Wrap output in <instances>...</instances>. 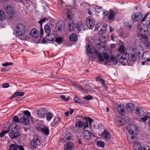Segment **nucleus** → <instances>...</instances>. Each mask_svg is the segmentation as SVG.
Masks as SVG:
<instances>
[{"label": "nucleus", "mask_w": 150, "mask_h": 150, "mask_svg": "<svg viewBox=\"0 0 150 150\" xmlns=\"http://www.w3.org/2000/svg\"><path fill=\"white\" fill-rule=\"evenodd\" d=\"M97 146L98 147H100L102 148H104L105 146V142L101 140L97 141L96 142Z\"/></svg>", "instance_id": "obj_29"}, {"label": "nucleus", "mask_w": 150, "mask_h": 150, "mask_svg": "<svg viewBox=\"0 0 150 150\" xmlns=\"http://www.w3.org/2000/svg\"><path fill=\"white\" fill-rule=\"evenodd\" d=\"M46 120L48 121H50L51 119L52 118L53 115V114L51 112L46 113Z\"/></svg>", "instance_id": "obj_32"}, {"label": "nucleus", "mask_w": 150, "mask_h": 150, "mask_svg": "<svg viewBox=\"0 0 150 150\" xmlns=\"http://www.w3.org/2000/svg\"><path fill=\"white\" fill-rule=\"evenodd\" d=\"M100 24L99 23L96 24L95 26V28L96 30H98L99 28L100 27Z\"/></svg>", "instance_id": "obj_61"}, {"label": "nucleus", "mask_w": 150, "mask_h": 150, "mask_svg": "<svg viewBox=\"0 0 150 150\" xmlns=\"http://www.w3.org/2000/svg\"><path fill=\"white\" fill-rule=\"evenodd\" d=\"M64 136L67 140H70L72 137V134L71 133H69L65 134Z\"/></svg>", "instance_id": "obj_42"}, {"label": "nucleus", "mask_w": 150, "mask_h": 150, "mask_svg": "<svg viewBox=\"0 0 150 150\" xmlns=\"http://www.w3.org/2000/svg\"><path fill=\"white\" fill-rule=\"evenodd\" d=\"M68 22L67 24L69 29L70 31H73L75 29L74 24L73 23V21L71 18V16L70 15L67 16V18L66 21Z\"/></svg>", "instance_id": "obj_9"}, {"label": "nucleus", "mask_w": 150, "mask_h": 150, "mask_svg": "<svg viewBox=\"0 0 150 150\" xmlns=\"http://www.w3.org/2000/svg\"><path fill=\"white\" fill-rule=\"evenodd\" d=\"M139 33L142 38L146 37L147 34L149 33L147 27L145 24L142 23L139 26Z\"/></svg>", "instance_id": "obj_8"}, {"label": "nucleus", "mask_w": 150, "mask_h": 150, "mask_svg": "<svg viewBox=\"0 0 150 150\" xmlns=\"http://www.w3.org/2000/svg\"><path fill=\"white\" fill-rule=\"evenodd\" d=\"M138 127L133 124L129 123L127 126V129L129 134H137L139 132Z\"/></svg>", "instance_id": "obj_6"}, {"label": "nucleus", "mask_w": 150, "mask_h": 150, "mask_svg": "<svg viewBox=\"0 0 150 150\" xmlns=\"http://www.w3.org/2000/svg\"><path fill=\"white\" fill-rule=\"evenodd\" d=\"M83 122H75V125L76 127L79 128H82L83 127Z\"/></svg>", "instance_id": "obj_48"}, {"label": "nucleus", "mask_w": 150, "mask_h": 150, "mask_svg": "<svg viewBox=\"0 0 150 150\" xmlns=\"http://www.w3.org/2000/svg\"><path fill=\"white\" fill-rule=\"evenodd\" d=\"M62 41V38L61 37H57L55 39V42L58 43L59 44L61 43Z\"/></svg>", "instance_id": "obj_49"}, {"label": "nucleus", "mask_w": 150, "mask_h": 150, "mask_svg": "<svg viewBox=\"0 0 150 150\" xmlns=\"http://www.w3.org/2000/svg\"><path fill=\"white\" fill-rule=\"evenodd\" d=\"M113 62V63L114 64H116L117 63V61L116 59H116H114V60H112L111 61Z\"/></svg>", "instance_id": "obj_62"}, {"label": "nucleus", "mask_w": 150, "mask_h": 150, "mask_svg": "<svg viewBox=\"0 0 150 150\" xmlns=\"http://www.w3.org/2000/svg\"><path fill=\"white\" fill-rule=\"evenodd\" d=\"M61 121L60 118L57 116L54 120L53 122H59Z\"/></svg>", "instance_id": "obj_54"}, {"label": "nucleus", "mask_w": 150, "mask_h": 150, "mask_svg": "<svg viewBox=\"0 0 150 150\" xmlns=\"http://www.w3.org/2000/svg\"><path fill=\"white\" fill-rule=\"evenodd\" d=\"M67 139H66L65 136H63V137L61 138L60 141L62 142H64L67 141Z\"/></svg>", "instance_id": "obj_58"}, {"label": "nucleus", "mask_w": 150, "mask_h": 150, "mask_svg": "<svg viewBox=\"0 0 150 150\" xmlns=\"http://www.w3.org/2000/svg\"><path fill=\"white\" fill-rule=\"evenodd\" d=\"M126 107L127 111L129 112H131L134 109V105L131 103H129L127 104Z\"/></svg>", "instance_id": "obj_20"}, {"label": "nucleus", "mask_w": 150, "mask_h": 150, "mask_svg": "<svg viewBox=\"0 0 150 150\" xmlns=\"http://www.w3.org/2000/svg\"><path fill=\"white\" fill-rule=\"evenodd\" d=\"M88 127V125L87 126H84L83 128L84 131L83 133V137L84 138L87 140H88L90 139L91 138L92 135V133L90 131L88 130H85L86 127Z\"/></svg>", "instance_id": "obj_13"}, {"label": "nucleus", "mask_w": 150, "mask_h": 150, "mask_svg": "<svg viewBox=\"0 0 150 150\" xmlns=\"http://www.w3.org/2000/svg\"><path fill=\"white\" fill-rule=\"evenodd\" d=\"M45 109L43 107L40 108L38 111V115L41 118H45L46 116Z\"/></svg>", "instance_id": "obj_14"}, {"label": "nucleus", "mask_w": 150, "mask_h": 150, "mask_svg": "<svg viewBox=\"0 0 150 150\" xmlns=\"http://www.w3.org/2000/svg\"><path fill=\"white\" fill-rule=\"evenodd\" d=\"M116 56L115 55H111L110 56V59L111 61L114 60V59H116Z\"/></svg>", "instance_id": "obj_60"}, {"label": "nucleus", "mask_w": 150, "mask_h": 150, "mask_svg": "<svg viewBox=\"0 0 150 150\" xmlns=\"http://www.w3.org/2000/svg\"><path fill=\"white\" fill-rule=\"evenodd\" d=\"M82 27V25L79 24V23H76V24H74V28H76L79 32H81V28Z\"/></svg>", "instance_id": "obj_33"}, {"label": "nucleus", "mask_w": 150, "mask_h": 150, "mask_svg": "<svg viewBox=\"0 0 150 150\" xmlns=\"http://www.w3.org/2000/svg\"><path fill=\"white\" fill-rule=\"evenodd\" d=\"M13 122H20V119H19L17 115L13 117Z\"/></svg>", "instance_id": "obj_50"}, {"label": "nucleus", "mask_w": 150, "mask_h": 150, "mask_svg": "<svg viewBox=\"0 0 150 150\" xmlns=\"http://www.w3.org/2000/svg\"><path fill=\"white\" fill-rule=\"evenodd\" d=\"M125 124V123L124 122H116V125L118 127L122 126Z\"/></svg>", "instance_id": "obj_56"}, {"label": "nucleus", "mask_w": 150, "mask_h": 150, "mask_svg": "<svg viewBox=\"0 0 150 150\" xmlns=\"http://www.w3.org/2000/svg\"><path fill=\"white\" fill-rule=\"evenodd\" d=\"M18 149L19 150H24L23 147L21 145H18Z\"/></svg>", "instance_id": "obj_63"}, {"label": "nucleus", "mask_w": 150, "mask_h": 150, "mask_svg": "<svg viewBox=\"0 0 150 150\" xmlns=\"http://www.w3.org/2000/svg\"><path fill=\"white\" fill-rule=\"evenodd\" d=\"M15 9L11 6H10V18H13L15 16V15L16 13Z\"/></svg>", "instance_id": "obj_28"}, {"label": "nucleus", "mask_w": 150, "mask_h": 150, "mask_svg": "<svg viewBox=\"0 0 150 150\" xmlns=\"http://www.w3.org/2000/svg\"><path fill=\"white\" fill-rule=\"evenodd\" d=\"M4 11L8 15H9V5H8L6 7L5 6H4Z\"/></svg>", "instance_id": "obj_44"}, {"label": "nucleus", "mask_w": 150, "mask_h": 150, "mask_svg": "<svg viewBox=\"0 0 150 150\" xmlns=\"http://www.w3.org/2000/svg\"><path fill=\"white\" fill-rule=\"evenodd\" d=\"M131 139L133 140V141L135 142L136 140V137L135 135H132L131 137Z\"/></svg>", "instance_id": "obj_64"}, {"label": "nucleus", "mask_w": 150, "mask_h": 150, "mask_svg": "<svg viewBox=\"0 0 150 150\" xmlns=\"http://www.w3.org/2000/svg\"><path fill=\"white\" fill-rule=\"evenodd\" d=\"M142 150H150V148L149 146H146L142 147Z\"/></svg>", "instance_id": "obj_59"}, {"label": "nucleus", "mask_w": 150, "mask_h": 150, "mask_svg": "<svg viewBox=\"0 0 150 150\" xmlns=\"http://www.w3.org/2000/svg\"><path fill=\"white\" fill-rule=\"evenodd\" d=\"M74 147L73 143L71 142H69L66 144V145L64 146V150H71Z\"/></svg>", "instance_id": "obj_17"}, {"label": "nucleus", "mask_w": 150, "mask_h": 150, "mask_svg": "<svg viewBox=\"0 0 150 150\" xmlns=\"http://www.w3.org/2000/svg\"><path fill=\"white\" fill-rule=\"evenodd\" d=\"M136 113L139 117L144 116L141 117V120L144 121H146L148 118L150 121V113L149 112L145 113L144 110L142 108L139 106H137L135 110Z\"/></svg>", "instance_id": "obj_3"}, {"label": "nucleus", "mask_w": 150, "mask_h": 150, "mask_svg": "<svg viewBox=\"0 0 150 150\" xmlns=\"http://www.w3.org/2000/svg\"><path fill=\"white\" fill-rule=\"evenodd\" d=\"M73 100L76 103H80L81 102V100L76 96L74 98Z\"/></svg>", "instance_id": "obj_47"}, {"label": "nucleus", "mask_w": 150, "mask_h": 150, "mask_svg": "<svg viewBox=\"0 0 150 150\" xmlns=\"http://www.w3.org/2000/svg\"><path fill=\"white\" fill-rule=\"evenodd\" d=\"M103 14L105 15L104 16H108V18L109 20H113L115 13L113 10L110 9L109 11H105L103 12Z\"/></svg>", "instance_id": "obj_11"}, {"label": "nucleus", "mask_w": 150, "mask_h": 150, "mask_svg": "<svg viewBox=\"0 0 150 150\" xmlns=\"http://www.w3.org/2000/svg\"><path fill=\"white\" fill-rule=\"evenodd\" d=\"M91 18L92 17H88L86 19V25L89 29H93L95 24V21Z\"/></svg>", "instance_id": "obj_12"}, {"label": "nucleus", "mask_w": 150, "mask_h": 150, "mask_svg": "<svg viewBox=\"0 0 150 150\" xmlns=\"http://www.w3.org/2000/svg\"><path fill=\"white\" fill-rule=\"evenodd\" d=\"M40 131H41L45 135H48L49 133V130L46 126L43 127L40 129Z\"/></svg>", "instance_id": "obj_25"}, {"label": "nucleus", "mask_w": 150, "mask_h": 150, "mask_svg": "<svg viewBox=\"0 0 150 150\" xmlns=\"http://www.w3.org/2000/svg\"><path fill=\"white\" fill-rule=\"evenodd\" d=\"M43 125L41 122H39L35 125V127L38 131H40V129L43 127Z\"/></svg>", "instance_id": "obj_38"}, {"label": "nucleus", "mask_w": 150, "mask_h": 150, "mask_svg": "<svg viewBox=\"0 0 150 150\" xmlns=\"http://www.w3.org/2000/svg\"><path fill=\"white\" fill-rule=\"evenodd\" d=\"M18 145L16 144L10 145V150H17Z\"/></svg>", "instance_id": "obj_37"}, {"label": "nucleus", "mask_w": 150, "mask_h": 150, "mask_svg": "<svg viewBox=\"0 0 150 150\" xmlns=\"http://www.w3.org/2000/svg\"><path fill=\"white\" fill-rule=\"evenodd\" d=\"M104 58L106 60H108L109 58V56L106 53H104L103 54Z\"/></svg>", "instance_id": "obj_52"}, {"label": "nucleus", "mask_w": 150, "mask_h": 150, "mask_svg": "<svg viewBox=\"0 0 150 150\" xmlns=\"http://www.w3.org/2000/svg\"><path fill=\"white\" fill-rule=\"evenodd\" d=\"M79 117H80L81 119L82 120L83 119L86 122H93V120L91 118L88 117H83L81 116H79Z\"/></svg>", "instance_id": "obj_31"}, {"label": "nucleus", "mask_w": 150, "mask_h": 150, "mask_svg": "<svg viewBox=\"0 0 150 150\" xmlns=\"http://www.w3.org/2000/svg\"><path fill=\"white\" fill-rule=\"evenodd\" d=\"M37 30L36 29H34L32 30L30 32V35L35 38H37Z\"/></svg>", "instance_id": "obj_26"}, {"label": "nucleus", "mask_w": 150, "mask_h": 150, "mask_svg": "<svg viewBox=\"0 0 150 150\" xmlns=\"http://www.w3.org/2000/svg\"><path fill=\"white\" fill-rule=\"evenodd\" d=\"M104 131L101 134L102 136L106 140H110L111 138L110 133L106 129H104Z\"/></svg>", "instance_id": "obj_15"}, {"label": "nucleus", "mask_w": 150, "mask_h": 150, "mask_svg": "<svg viewBox=\"0 0 150 150\" xmlns=\"http://www.w3.org/2000/svg\"><path fill=\"white\" fill-rule=\"evenodd\" d=\"M117 110L119 113L121 115L125 114V112L124 108H122V105H119L117 107Z\"/></svg>", "instance_id": "obj_24"}, {"label": "nucleus", "mask_w": 150, "mask_h": 150, "mask_svg": "<svg viewBox=\"0 0 150 150\" xmlns=\"http://www.w3.org/2000/svg\"><path fill=\"white\" fill-rule=\"evenodd\" d=\"M96 55L99 61L103 62L104 61V59L101 53L97 51L96 52Z\"/></svg>", "instance_id": "obj_27"}, {"label": "nucleus", "mask_w": 150, "mask_h": 150, "mask_svg": "<svg viewBox=\"0 0 150 150\" xmlns=\"http://www.w3.org/2000/svg\"><path fill=\"white\" fill-rule=\"evenodd\" d=\"M95 79L96 80V81H101V83H104L105 80L101 78L100 76H98L96 77Z\"/></svg>", "instance_id": "obj_46"}, {"label": "nucleus", "mask_w": 150, "mask_h": 150, "mask_svg": "<svg viewBox=\"0 0 150 150\" xmlns=\"http://www.w3.org/2000/svg\"><path fill=\"white\" fill-rule=\"evenodd\" d=\"M61 98L64 100L67 101L69 100V99L68 98H66L64 95H61L60 96Z\"/></svg>", "instance_id": "obj_55"}, {"label": "nucleus", "mask_w": 150, "mask_h": 150, "mask_svg": "<svg viewBox=\"0 0 150 150\" xmlns=\"http://www.w3.org/2000/svg\"><path fill=\"white\" fill-rule=\"evenodd\" d=\"M134 146V147H136L137 148L136 149H134V150H137V149H138V150H142V147L139 143H135Z\"/></svg>", "instance_id": "obj_34"}, {"label": "nucleus", "mask_w": 150, "mask_h": 150, "mask_svg": "<svg viewBox=\"0 0 150 150\" xmlns=\"http://www.w3.org/2000/svg\"><path fill=\"white\" fill-rule=\"evenodd\" d=\"M9 86V84L8 83H4L2 85V87L4 88H8Z\"/></svg>", "instance_id": "obj_57"}, {"label": "nucleus", "mask_w": 150, "mask_h": 150, "mask_svg": "<svg viewBox=\"0 0 150 150\" xmlns=\"http://www.w3.org/2000/svg\"><path fill=\"white\" fill-rule=\"evenodd\" d=\"M118 53L117 56L118 59H119L120 62L123 65L125 64L124 62L126 61V57H129V54L126 51L125 46L124 45H121L119 47L118 50Z\"/></svg>", "instance_id": "obj_1"}, {"label": "nucleus", "mask_w": 150, "mask_h": 150, "mask_svg": "<svg viewBox=\"0 0 150 150\" xmlns=\"http://www.w3.org/2000/svg\"><path fill=\"white\" fill-rule=\"evenodd\" d=\"M11 126L12 127L11 128V130H10V137L12 139L17 138L20 136V134L18 132L17 126L14 124V125H12Z\"/></svg>", "instance_id": "obj_7"}, {"label": "nucleus", "mask_w": 150, "mask_h": 150, "mask_svg": "<svg viewBox=\"0 0 150 150\" xmlns=\"http://www.w3.org/2000/svg\"><path fill=\"white\" fill-rule=\"evenodd\" d=\"M94 127L95 128L98 129L100 131H101L102 129H103L104 127L102 125V124H100V125L96 124L94 125Z\"/></svg>", "instance_id": "obj_39"}, {"label": "nucleus", "mask_w": 150, "mask_h": 150, "mask_svg": "<svg viewBox=\"0 0 150 150\" xmlns=\"http://www.w3.org/2000/svg\"><path fill=\"white\" fill-rule=\"evenodd\" d=\"M69 40L72 42H76L78 40L77 35L75 33H72L69 36Z\"/></svg>", "instance_id": "obj_19"}, {"label": "nucleus", "mask_w": 150, "mask_h": 150, "mask_svg": "<svg viewBox=\"0 0 150 150\" xmlns=\"http://www.w3.org/2000/svg\"><path fill=\"white\" fill-rule=\"evenodd\" d=\"M42 142L41 138L38 136L35 135L33 140L29 144V148L32 150L36 149L37 146H39Z\"/></svg>", "instance_id": "obj_4"}, {"label": "nucleus", "mask_w": 150, "mask_h": 150, "mask_svg": "<svg viewBox=\"0 0 150 150\" xmlns=\"http://www.w3.org/2000/svg\"><path fill=\"white\" fill-rule=\"evenodd\" d=\"M9 19V18L6 15L4 11L0 10V20L4 21Z\"/></svg>", "instance_id": "obj_16"}, {"label": "nucleus", "mask_w": 150, "mask_h": 150, "mask_svg": "<svg viewBox=\"0 0 150 150\" xmlns=\"http://www.w3.org/2000/svg\"><path fill=\"white\" fill-rule=\"evenodd\" d=\"M86 51L88 54H93V50L89 45H88V47L86 48Z\"/></svg>", "instance_id": "obj_40"}, {"label": "nucleus", "mask_w": 150, "mask_h": 150, "mask_svg": "<svg viewBox=\"0 0 150 150\" xmlns=\"http://www.w3.org/2000/svg\"><path fill=\"white\" fill-rule=\"evenodd\" d=\"M146 23L147 25V26L150 29V20L149 18H147Z\"/></svg>", "instance_id": "obj_53"}, {"label": "nucleus", "mask_w": 150, "mask_h": 150, "mask_svg": "<svg viewBox=\"0 0 150 150\" xmlns=\"http://www.w3.org/2000/svg\"><path fill=\"white\" fill-rule=\"evenodd\" d=\"M143 38L144 39V43L146 44V46L148 47H149L150 45V42L148 41V37L146 35V38Z\"/></svg>", "instance_id": "obj_41"}, {"label": "nucleus", "mask_w": 150, "mask_h": 150, "mask_svg": "<svg viewBox=\"0 0 150 150\" xmlns=\"http://www.w3.org/2000/svg\"><path fill=\"white\" fill-rule=\"evenodd\" d=\"M144 51L142 47L140 45L138 46L136 48L132 50V53L138 56V58L140 59L142 57L143 59L144 57Z\"/></svg>", "instance_id": "obj_5"}, {"label": "nucleus", "mask_w": 150, "mask_h": 150, "mask_svg": "<svg viewBox=\"0 0 150 150\" xmlns=\"http://www.w3.org/2000/svg\"><path fill=\"white\" fill-rule=\"evenodd\" d=\"M15 30L16 35L20 36H23V40H26L29 38L28 36L25 35L26 28L24 25L22 24H18L16 26Z\"/></svg>", "instance_id": "obj_2"}, {"label": "nucleus", "mask_w": 150, "mask_h": 150, "mask_svg": "<svg viewBox=\"0 0 150 150\" xmlns=\"http://www.w3.org/2000/svg\"><path fill=\"white\" fill-rule=\"evenodd\" d=\"M48 18H44L39 21L38 23L40 24V26L42 27L43 23L45 22L46 21H48Z\"/></svg>", "instance_id": "obj_45"}, {"label": "nucleus", "mask_w": 150, "mask_h": 150, "mask_svg": "<svg viewBox=\"0 0 150 150\" xmlns=\"http://www.w3.org/2000/svg\"><path fill=\"white\" fill-rule=\"evenodd\" d=\"M64 23V22L61 20L57 22L55 26V29L57 31L59 32L61 30Z\"/></svg>", "instance_id": "obj_18"}, {"label": "nucleus", "mask_w": 150, "mask_h": 150, "mask_svg": "<svg viewBox=\"0 0 150 150\" xmlns=\"http://www.w3.org/2000/svg\"><path fill=\"white\" fill-rule=\"evenodd\" d=\"M142 17V15L141 12H135L132 15L131 18L133 22H135L141 20Z\"/></svg>", "instance_id": "obj_10"}, {"label": "nucleus", "mask_w": 150, "mask_h": 150, "mask_svg": "<svg viewBox=\"0 0 150 150\" xmlns=\"http://www.w3.org/2000/svg\"><path fill=\"white\" fill-rule=\"evenodd\" d=\"M124 23L126 28L130 30L132 28V26L130 24L129 21H124Z\"/></svg>", "instance_id": "obj_36"}, {"label": "nucleus", "mask_w": 150, "mask_h": 150, "mask_svg": "<svg viewBox=\"0 0 150 150\" xmlns=\"http://www.w3.org/2000/svg\"><path fill=\"white\" fill-rule=\"evenodd\" d=\"M137 57H138V56L133 53V54H131L130 57L129 54V57H126V60L127 61V60H129V61L135 62L136 61Z\"/></svg>", "instance_id": "obj_21"}, {"label": "nucleus", "mask_w": 150, "mask_h": 150, "mask_svg": "<svg viewBox=\"0 0 150 150\" xmlns=\"http://www.w3.org/2000/svg\"><path fill=\"white\" fill-rule=\"evenodd\" d=\"M30 117L23 115L20 118V122H30Z\"/></svg>", "instance_id": "obj_23"}, {"label": "nucleus", "mask_w": 150, "mask_h": 150, "mask_svg": "<svg viewBox=\"0 0 150 150\" xmlns=\"http://www.w3.org/2000/svg\"><path fill=\"white\" fill-rule=\"evenodd\" d=\"M83 98L86 100H90L93 99V97L90 95H88V96L86 95L83 97Z\"/></svg>", "instance_id": "obj_43"}, {"label": "nucleus", "mask_w": 150, "mask_h": 150, "mask_svg": "<svg viewBox=\"0 0 150 150\" xmlns=\"http://www.w3.org/2000/svg\"><path fill=\"white\" fill-rule=\"evenodd\" d=\"M23 115L25 116H28L30 117V121L34 122V121H36L34 120L33 117L31 116V114L30 112L28 110H24L23 111Z\"/></svg>", "instance_id": "obj_22"}, {"label": "nucleus", "mask_w": 150, "mask_h": 150, "mask_svg": "<svg viewBox=\"0 0 150 150\" xmlns=\"http://www.w3.org/2000/svg\"><path fill=\"white\" fill-rule=\"evenodd\" d=\"M8 132V131L7 130H4L1 132L0 133V137H2L5 135Z\"/></svg>", "instance_id": "obj_51"}, {"label": "nucleus", "mask_w": 150, "mask_h": 150, "mask_svg": "<svg viewBox=\"0 0 150 150\" xmlns=\"http://www.w3.org/2000/svg\"><path fill=\"white\" fill-rule=\"evenodd\" d=\"M44 28L45 32L46 33L49 34L51 32V30L50 28L47 24H46L45 25Z\"/></svg>", "instance_id": "obj_35"}, {"label": "nucleus", "mask_w": 150, "mask_h": 150, "mask_svg": "<svg viewBox=\"0 0 150 150\" xmlns=\"http://www.w3.org/2000/svg\"><path fill=\"white\" fill-rule=\"evenodd\" d=\"M25 94V93L23 92H16L15 93L14 95H13L11 98H13L15 97V96H23Z\"/></svg>", "instance_id": "obj_30"}]
</instances>
